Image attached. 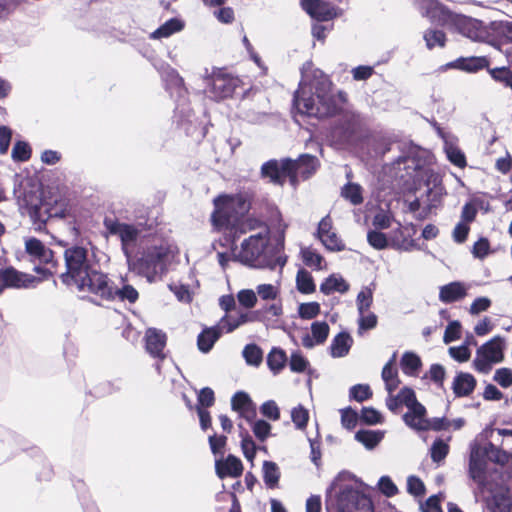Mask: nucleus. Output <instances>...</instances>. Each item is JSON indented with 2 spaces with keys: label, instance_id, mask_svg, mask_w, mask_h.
Instances as JSON below:
<instances>
[{
  "label": "nucleus",
  "instance_id": "nucleus-50",
  "mask_svg": "<svg viewBox=\"0 0 512 512\" xmlns=\"http://www.w3.org/2000/svg\"><path fill=\"white\" fill-rule=\"evenodd\" d=\"M326 249L330 251H341L345 245L343 241L338 237L337 233L333 230L327 233L325 236L319 239Z\"/></svg>",
  "mask_w": 512,
  "mask_h": 512
},
{
  "label": "nucleus",
  "instance_id": "nucleus-35",
  "mask_svg": "<svg viewBox=\"0 0 512 512\" xmlns=\"http://www.w3.org/2000/svg\"><path fill=\"white\" fill-rule=\"evenodd\" d=\"M421 359L415 353L405 352L402 355L400 365L403 373L415 376L421 367Z\"/></svg>",
  "mask_w": 512,
  "mask_h": 512
},
{
  "label": "nucleus",
  "instance_id": "nucleus-46",
  "mask_svg": "<svg viewBox=\"0 0 512 512\" xmlns=\"http://www.w3.org/2000/svg\"><path fill=\"white\" fill-rule=\"evenodd\" d=\"M373 393L368 384H356L349 389V397L357 402H363L372 397Z\"/></svg>",
  "mask_w": 512,
  "mask_h": 512
},
{
  "label": "nucleus",
  "instance_id": "nucleus-14",
  "mask_svg": "<svg viewBox=\"0 0 512 512\" xmlns=\"http://www.w3.org/2000/svg\"><path fill=\"white\" fill-rule=\"evenodd\" d=\"M319 167V161L315 156L304 154L297 160H292L291 184L295 187L300 180L311 177Z\"/></svg>",
  "mask_w": 512,
  "mask_h": 512
},
{
  "label": "nucleus",
  "instance_id": "nucleus-7",
  "mask_svg": "<svg viewBox=\"0 0 512 512\" xmlns=\"http://www.w3.org/2000/svg\"><path fill=\"white\" fill-rule=\"evenodd\" d=\"M504 348V339L500 336L493 337L477 349L472 363L473 368L480 373L488 374L493 365L503 361Z\"/></svg>",
  "mask_w": 512,
  "mask_h": 512
},
{
  "label": "nucleus",
  "instance_id": "nucleus-20",
  "mask_svg": "<svg viewBox=\"0 0 512 512\" xmlns=\"http://www.w3.org/2000/svg\"><path fill=\"white\" fill-rule=\"evenodd\" d=\"M231 407L234 411L238 412L240 417L252 422L256 417V407L250 396L239 391L235 393L231 399Z\"/></svg>",
  "mask_w": 512,
  "mask_h": 512
},
{
  "label": "nucleus",
  "instance_id": "nucleus-4",
  "mask_svg": "<svg viewBox=\"0 0 512 512\" xmlns=\"http://www.w3.org/2000/svg\"><path fill=\"white\" fill-rule=\"evenodd\" d=\"M66 272L61 274L62 282L75 286L81 292L94 293L96 290V275L104 273L93 269L90 254L83 246H72L64 253Z\"/></svg>",
  "mask_w": 512,
  "mask_h": 512
},
{
  "label": "nucleus",
  "instance_id": "nucleus-41",
  "mask_svg": "<svg viewBox=\"0 0 512 512\" xmlns=\"http://www.w3.org/2000/svg\"><path fill=\"white\" fill-rule=\"evenodd\" d=\"M242 355L248 365L259 366L263 360V352L256 344H248L244 347Z\"/></svg>",
  "mask_w": 512,
  "mask_h": 512
},
{
  "label": "nucleus",
  "instance_id": "nucleus-22",
  "mask_svg": "<svg viewBox=\"0 0 512 512\" xmlns=\"http://www.w3.org/2000/svg\"><path fill=\"white\" fill-rule=\"evenodd\" d=\"M145 339L147 352L155 358L163 359L165 357L163 349L166 345V335L160 330L150 328L146 331Z\"/></svg>",
  "mask_w": 512,
  "mask_h": 512
},
{
  "label": "nucleus",
  "instance_id": "nucleus-23",
  "mask_svg": "<svg viewBox=\"0 0 512 512\" xmlns=\"http://www.w3.org/2000/svg\"><path fill=\"white\" fill-rule=\"evenodd\" d=\"M216 474L219 478L239 477L243 472V465L239 458L229 455L225 460H216Z\"/></svg>",
  "mask_w": 512,
  "mask_h": 512
},
{
  "label": "nucleus",
  "instance_id": "nucleus-44",
  "mask_svg": "<svg viewBox=\"0 0 512 512\" xmlns=\"http://www.w3.org/2000/svg\"><path fill=\"white\" fill-rule=\"evenodd\" d=\"M303 262L306 266L321 270L324 262L323 257L312 248H303L301 250Z\"/></svg>",
  "mask_w": 512,
  "mask_h": 512
},
{
  "label": "nucleus",
  "instance_id": "nucleus-43",
  "mask_svg": "<svg viewBox=\"0 0 512 512\" xmlns=\"http://www.w3.org/2000/svg\"><path fill=\"white\" fill-rule=\"evenodd\" d=\"M238 426L240 429L241 448L243 454L249 461H253L256 453L255 443L248 432L242 428V425L239 424Z\"/></svg>",
  "mask_w": 512,
  "mask_h": 512
},
{
  "label": "nucleus",
  "instance_id": "nucleus-45",
  "mask_svg": "<svg viewBox=\"0 0 512 512\" xmlns=\"http://www.w3.org/2000/svg\"><path fill=\"white\" fill-rule=\"evenodd\" d=\"M11 157L16 162H25L31 157V148L25 141H17L13 148Z\"/></svg>",
  "mask_w": 512,
  "mask_h": 512
},
{
  "label": "nucleus",
  "instance_id": "nucleus-2",
  "mask_svg": "<svg viewBox=\"0 0 512 512\" xmlns=\"http://www.w3.org/2000/svg\"><path fill=\"white\" fill-rule=\"evenodd\" d=\"M214 206L211 215L213 225L220 231H230L234 237L253 230L260 224L257 220H242L251 206L250 197L246 193L218 196L214 199Z\"/></svg>",
  "mask_w": 512,
  "mask_h": 512
},
{
  "label": "nucleus",
  "instance_id": "nucleus-48",
  "mask_svg": "<svg viewBox=\"0 0 512 512\" xmlns=\"http://www.w3.org/2000/svg\"><path fill=\"white\" fill-rule=\"evenodd\" d=\"M378 322L377 316L372 313L362 312L358 318V334L363 335L365 331L376 327Z\"/></svg>",
  "mask_w": 512,
  "mask_h": 512
},
{
  "label": "nucleus",
  "instance_id": "nucleus-53",
  "mask_svg": "<svg viewBox=\"0 0 512 512\" xmlns=\"http://www.w3.org/2000/svg\"><path fill=\"white\" fill-rule=\"evenodd\" d=\"M360 419L368 425H375L383 422L381 413L373 407H363L360 413Z\"/></svg>",
  "mask_w": 512,
  "mask_h": 512
},
{
  "label": "nucleus",
  "instance_id": "nucleus-1",
  "mask_svg": "<svg viewBox=\"0 0 512 512\" xmlns=\"http://www.w3.org/2000/svg\"><path fill=\"white\" fill-rule=\"evenodd\" d=\"M346 93H331V82L321 75L313 81L303 79L295 92L293 104L299 113L310 117L324 118L339 113L338 124L334 128V136L347 142L365 127V119L354 111L346 110Z\"/></svg>",
  "mask_w": 512,
  "mask_h": 512
},
{
  "label": "nucleus",
  "instance_id": "nucleus-9",
  "mask_svg": "<svg viewBox=\"0 0 512 512\" xmlns=\"http://www.w3.org/2000/svg\"><path fill=\"white\" fill-rule=\"evenodd\" d=\"M104 226L109 234L119 237L122 251L128 262L140 235V230L135 225L120 222L118 219L108 217L104 219Z\"/></svg>",
  "mask_w": 512,
  "mask_h": 512
},
{
  "label": "nucleus",
  "instance_id": "nucleus-6",
  "mask_svg": "<svg viewBox=\"0 0 512 512\" xmlns=\"http://www.w3.org/2000/svg\"><path fill=\"white\" fill-rule=\"evenodd\" d=\"M386 406L393 413H398L400 407L405 406L408 411L403 415V421L407 426L417 431H424L427 427L426 408L418 402L413 389L404 387L396 396H388Z\"/></svg>",
  "mask_w": 512,
  "mask_h": 512
},
{
  "label": "nucleus",
  "instance_id": "nucleus-8",
  "mask_svg": "<svg viewBox=\"0 0 512 512\" xmlns=\"http://www.w3.org/2000/svg\"><path fill=\"white\" fill-rule=\"evenodd\" d=\"M94 279L96 281V290L93 293L95 296L103 300H115L118 299L122 302H129L134 304L138 298L139 293L132 285L126 283L122 279V285L120 287H114L113 282L105 275H96Z\"/></svg>",
  "mask_w": 512,
  "mask_h": 512
},
{
  "label": "nucleus",
  "instance_id": "nucleus-28",
  "mask_svg": "<svg viewBox=\"0 0 512 512\" xmlns=\"http://www.w3.org/2000/svg\"><path fill=\"white\" fill-rule=\"evenodd\" d=\"M167 89L173 96L176 93L179 101L185 102L187 96V89L184 87L183 78L174 69L169 70L165 76Z\"/></svg>",
  "mask_w": 512,
  "mask_h": 512
},
{
  "label": "nucleus",
  "instance_id": "nucleus-25",
  "mask_svg": "<svg viewBox=\"0 0 512 512\" xmlns=\"http://www.w3.org/2000/svg\"><path fill=\"white\" fill-rule=\"evenodd\" d=\"M476 379L470 373L460 372L453 381L452 389L457 397L469 396L475 389Z\"/></svg>",
  "mask_w": 512,
  "mask_h": 512
},
{
  "label": "nucleus",
  "instance_id": "nucleus-29",
  "mask_svg": "<svg viewBox=\"0 0 512 512\" xmlns=\"http://www.w3.org/2000/svg\"><path fill=\"white\" fill-rule=\"evenodd\" d=\"M221 335V331L216 326L204 329L197 338L199 350L203 353L209 352Z\"/></svg>",
  "mask_w": 512,
  "mask_h": 512
},
{
  "label": "nucleus",
  "instance_id": "nucleus-10",
  "mask_svg": "<svg viewBox=\"0 0 512 512\" xmlns=\"http://www.w3.org/2000/svg\"><path fill=\"white\" fill-rule=\"evenodd\" d=\"M339 512H373L371 500L360 491L346 486L336 498Z\"/></svg>",
  "mask_w": 512,
  "mask_h": 512
},
{
  "label": "nucleus",
  "instance_id": "nucleus-33",
  "mask_svg": "<svg viewBox=\"0 0 512 512\" xmlns=\"http://www.w3.org/2000/svg\"><path fill=\"white\" fill-rule=\"evenodd\" d=\"M183 27L184 23L181 20L172 18L156 29L151 36L155 39L167 38L172 34L181 31Z\"/></svg>",
  "mask_w": 512,
  "mask_h": 512
},
{
  "label": "nucleus",
  "instance_id": "nucleus-27",
  "mask_svg": "<svg viewBox=\"0 0 512 512\" xmlns=\"http://www.w3.org/2000/svg\"><path fill=\"white\" fill-rule=\"evenodd\" d=\"M353 344V339L347 332L338 333L331 341L330 355L333 358H340L346 356Z\"/></svg>",
  "mask_w": 512,
  "mask_h": 512
},
{
  "label": "nucleus",
  "instance_id": "nucleus-12",
  "mask_svg": "<svg viewBox=\"0 0 512 512\" xmlns=\"http://www.w3.org/2000/svg\"><path fill=\"white\" fill-rule=\"evenodd\" d=\"M19 205L23 213H26L34 223H45L47 220L46 212L42 211L43 201L38 191H24L19 198Z\"/></svg>",
  "mask_w": 512,
  "mask_h": 512
},
{
  "label": "nucleus",
  "instance_id": "nucleus-59",
  "mask_svg": "<svg viewBox=\"0 0 512 512\" xmlns=\"http://www.w3.org/2000/svg\"><path fill=\"white\" fill-rule=\"evenodd\" d=\"M368 243L375 249L382 250L387 247L388 240L384 233L379 231H369L367 234Z\"/></svg>",
  "mask_w": 512,
  "mask_h": 512
},
{
  "label": "nucleus",
  "instance_id": "nucleus-30",
  "mask_svg": "<svg viewBox=\"0 0 512 512\" xmlns=\"http://www.w3.org/2000/svg\"><path fill=\"white\" fill-rule=\"evenodd\" d=\"M486 462L478 451H473L470 455L469 474L474 481L483 483Z\"/></svg>",
  "mask_w": 512,
  "mask_h": 512
},
{
  "label": "nucleus",
  "instance_id": "nucleus-60",
  "mask_svg": "<svg viewBox=\"0 0 512 512\" xmlns=\"http://www.w3.org/2000/svg\"><path fill=\"white\" fill-rule=\"evenodd\" d=\"M461 337V324L459 321H451L444 333L443 341L445 344H449Z\"/></svg>",
  "mask_w": 512,
  "mask_h": 512
},
{
  "label": "nucleus",
  "instance_id": "nucleus-3",
  "mask_svg": "<svg viewBox=\"0 0 512 512\" xmlns=\"http://www.w3.org/2000/svg\"><path fill=\"white\" fill-rule=\"evenodd\" d=\"M238 259L253 268L274 270L278 266L280 271L287 261L286 256L280 254L277 247L269 245L267 228H263L261 232L251 235L242 242Z\"/></svg>",
  "mask_w": 512,
  "mask_h": 512
},
{
  "label": "nucleus",
  "instance_id": "nucleus-13",
  "mask_svg": "<svg viewBox=\"0 0 512 512\" xmlns=\"http://www.w3.org/2000/svg\"><path fill=\"white\" fill-rule=\"evenodd\" d=\"M291 166L292 160L289 158L281 161L272 159L262 165L261 175L274 184L283 185L287 178L291 181Z\"/></svg>",
  "mask_w": 512,
  "mask_h": 512
},
{
  "label": "nucleus",
  "instance_id": "nucleus-34",
  "mask_svg": "<svg viewBox=\"0 0 512 512\" xmlns=\"http://www.w3.org/2000/svg\"><path fill=\"white\" fill-rule=\"evenodd\" d=\"M280 478V470L278 465L272 461H264L263 463V481L268 488H276Z\"/></svg>",
  "mask_w": 512,
  "mask_h": 512
},
{
  "label": "nucleus",
  "instance_id": "nucleus-52",
  "mask_svg": "<svg viewBox=\"0 0 512 512\" xmlns=\"http://www.w3.org/2000/svg\"><path fill=\"white\" fill-rule=\"evenodd\" d=\"M493 31L508 42H512V21H494L492 22Z\"/></svg>",
  "mask_w": 512,
  "mask_h": 512
},
{
  "label": "nucleus",
  "instance_id": "nucleus-24",
  "mask_svg": "<svg viewBox=\"0 0 512 512\" xmlns=\"http://www.w3.org/2000/svg\"><path fill=\"white\" fill-rule=\"evenodd\" d=\"M467 295V286L462 282H451L440 288L439 299L443 303H452Z\"/></svg>",
  "mask_w": 512,
  "mask_h": 512
},
{
  "label": "nucleus",
  "instance_id": "nucleus-49",
  "mask_svg": "<svg viewBox=\"0 0 512 512\" xmlns=\"http://www.w3.org/2000/svg\"><path fill=\"white\" fill-rule=\"evenodd\" d=\"M257 296L260 299L269 301L275 300L280 294V289L278 285L273 284H260L256 287Z\"/></svg>",
  "mask_w": 512,
  "mask_h": 512
},
{
  "label": "nucleus",
  "instance_id": "nucleus-40",
  "mask_svg": "<svg viewBox=\"0 0 512 512\" xmlns=\"http://www.w3.org/2000/svg\"><path fill=\"white\" fill-rule=\"evenodd\" d=\"M423 38L428 49L435 47H444L446 42V35L443 31L437 29H428L424 32Z\"/></svg>",
  "mask_w": 512,
  "mask_h": 512
},
{
  "label": "nucleus",
  "instance_id": "nucleus-17",
  "mask_svg": "<svg viewBox=\"0 0 512 512\" xmlns=\"http://www.w3.org/2000/svg\"><path fill=\"white\" fill-rule=\"evenodd\" d=\"M416 3L422 16L433 23L443 24L449 16V10L438 0H416Z\"/></svg>",
  "mask_w": 512,
  "mask_h": 512
},
{
  "label": "nucleus",
  "instance_id": "nucleus-5",
  "mask_svg": "<svg viewBox=\"0 0 512 512\" xmlns=\"http://www.w3.org/2000/svg\"><path fill=\"white\" fill-rule=\"evenodd\" d=\"M174 247L164 240H153L147 245L141 257L128 261L129 268L145 277L149 282H154L167 271V266L174 257Z\"/></svg>",
  "mask_w": 512,
  "mask_h": 512
},
{
  "label": "nucleus",
  "instance_id": "nucleus-57",
  "mask_svg": "<svg viewBox=\"0 0 512 512\" xmlns=\"http://www.w3.org/2000/svg\"><path fill=\"white\" fill-rule=\"evenodd\" d=\"M341 423L346 429H353L357 425L360 415L350 407L344 408L341 411Z\"/></svg>",
  "mask_w": 512,
  "mask_h": 512
},
{
  "label": "nucleus",
  "instance_id": "nucleus-38",
  "mask_svg": "<svg viewBox=\"0 0 512 512\" xmlns=\"http://www.w3.org/2000/svg\"><path fill=\"white\" fill-rule=\"evenodd\" d=\"M296 286L299 292L310 294L315 291V284L312 275L305 269H300L296 275Z\"/></svg>",
  "mask_w": 512,
  "mask_h": 512
},
{
  "label": "nucleus",
  "instance_id": "nucleus-11",
  "mask_svg": "<svg viewBox=\"0 0 512 512\" xmlns=\"http://www.w3.org/2000/svg\"><path fill=\"white\" fill-rule=\"evenodd\" d=\"M447 23L453 24L459 33L471 40L484 41L488 37L485 26L477 19L455 14L449 10V16L442 25Z\"/></svg>",
  "mask_w": 512,
  "mask_h": 512
},
{
  "label": "nucleus",
  "instance_id": "nucleus-15",
  "mask_svg": "<svg viewBox=\"0 0 512 512\" xmlns=\"http://www.w3.org/2000/svg\"><path fill=\"white\" fill-rule=\"evenodd\" d=\"M209 81V92L215 99H224L231 96L236 88V79L221 70L213 72Z\"/></svg>",
  "mask_w": 512,
  "mask_h": 512
},
{
  "label": "nucleus",
  "instance_id": "nucleus-18",
  "mask_svg": "<svg viewBox=\"0 0 512 512\" xmlns=\"http://www.w3.org/2000/svg\"><path fill=\"white\" fill-rule=\"evenodd\" d=\"M302 7L318 21H328L337 16L335 7L321 0H303Z\"/></svg>",
  "mask_w": 512,
  "mask_h": 512
},
{
  "label": "nucleus",
  "instance_id": "nucleus-19",
  "mask_svg": "<svg viewBox=\"0 0 512 512\" xmlns=\"http://www.w3.org/2000/svg\"><path fill=\"white\" fill-rule=\"evenodd\" d=\"M25 251L32 258V261L39 264H50L53 262V251L37 238L31 237L25 240Z\"/></svg>",
  "mask_w": 512,
  "mask_h": 512
},
{
  "label": "nucleus",
  "instance_id": "nucleus-36",
  "mask_svg": "<svg viewBox=\"0 0 512 512\" xmlns=\"http://www.w3.org/2000/svg\"><path fill=\"white\" fill-rule=\"evenodd\" d=\"M444 151L448 160L459 168L466 166V157L461 149L454 143L445 140Z\"/></svg>",
  "mask_w": 512,
  "mask_h": 512
},
{
  "label": "nucleus",
  "instance_id": "nucleus-51",
  "mask_svg": "<svg viewBox=\"0 0 512 512\" xmlns=\"http://www.w3.org/2000/svg\"><path fill=\"white\" fill-rule=\"evenodd\" d=\"M292 421L297 429H304L307 425L309 419L308 410L305 409L302 405H299L293 408L291 412Z\"/></svg>",
  "mask_w": 512,
  "mask_h": 512
},
{
  "label": "nucleus",
  "instance_id": "nucleus-56",
  "mask_svg": "<svg viewBox=\"0 0 512 512\" xmlns=\"http://www.w3.org/2000/svg\"><path fill=\"white\" fill-rule=\"evenodd\" d=\"M419 151H416V150H412L409 152L408 155H405V156H401L398 158L397 160V164L400 165V164H404V169H413V170H418V169H421L423 163L422 161L416 157V154H418Z\"/></svg>",
  "mask_w": 512,
  "mask_h": 512
},
{
  "label": "nucleus",
  "instance_id": "nucleus-21",
  "mask_svg": "<svg viewBox=\"0 0 512 512\" xmlns=\"http://www.w3.org/2000/svg\"><path fill=\"white\" fill-rule=\"evenodd\" d=\"M329 325L325 321H316L311 324V335L306 334L302 338V345L311 349L315 345L323 344L329 335Z\"/></svg>",
  "mask_w": 512,
  "mask_h": 512
},
{
  "label": "nucleus",
  "instance_id": "nucleus-26",
  "mask_svg": "<svg viewBox=\"0 0 512 512\" xmlns=\"http://www.w3.org/2000/svg\"><path fill=\"white\" fill-rule=\"evenodd\" d=\"M395 360L396 354L394 353L391 359L384 365L381 373L382 379L385 383V388L388 392V396H394L393 392L398 388L400 384L397 369L394 367Z\"/></svg>",
  "mask_w": 512,
  "mask_h": 512
},
{
  "label": "nucleus",
  "instance_id": "nucleus-55",
  "mask_svg": "<svg viewBox=\"0 0 512 512\" xmlns=\"http://www.w3.org/2000/svg\"><path fill=\"white\" fill-rule=\"evenodd\" d=\"M430 452L432 460L439 463L447 456L449 452V446L443 440L438 439L433 443Z\"/></svg>",
  "mask_w": 512,
  "mask_h": 512
},
{
  "label": "nucleus",
  "instance_id": "nucleus-61",
  "mask_svg": "<svg viewBox=\"0 0 512 512\" xmlns=\"http://www.w3.org/2000/svg\"><path fill=\"white\" fill-rule=\"evenodd\" d=\"M252 431L258 440L264 441L270 435L271 425L264 420H257L252 423Z\"/></svg>",
  "mask_w": 512,
  "mask_h": 512
},
{
  "label": "nucleus",
  "instance_id": "nucleus-58",
  "mask_svg": "<svg viewBox=\"0 0 512 512\" xmlns=\"http://www.w3.org/2000/svg\"><path fill=\"white\" fill-rule=\"evenodd\" d=\"M320 313V305L317 302L301 303L298 314L302 319H313Z\"/></svg>",
  "mask_w": 512,
  "mask_h": 512
},
{
  "label": "nucleus",
  "instance_id": "nucleus-64",
  "mask_svg": "<svg viewBox=\"0 0 512 512\" xmlns=\"http://www.w3.org/2000/svg\"><path fill=\"white\" fill-rule=\"evenodd\" d=\"M239 322L235 316L232 315H225L221 318V320L218 322L216 327L221 331V333H230L234 331L236 328H238Z\"/></svg>",
  "mask_w": 512,
  "mask_h": 512
},
{
  "label": "nucleus",
  "instance_id": "nucleus-63",
  "mask_svg": "<svg viewBox=\"0 0 512 512\" xmlns=\"http://www.w3.org/2000/svg\"><path fill=\"white\" fill-rule=\"evenodd\" d=\"M493 380L501 387L508 388L512 385V370L509 368H499L495 371Z\"/></svg>",
  "mask_w": 512,
  "mask_h": 512
},
{
  "label": "nucleus",
  "instance_id": "nucleus-47",
  "mask_svg": "<svg viewBox=\"0 0 512 512\" xmlns=\"http://www.w3.org/2000/svg\"><path fill=\"white\" fill-rule=\"evenodd\" d=\"M373 302V292L370 288L364 287L357 295L356 304L359 314L367 312Z\"/></svg>",
  "mask_w": 512,
  "mask_h": 512
},
{
  "label": "nucleus",
  "instance_id": "nucleus-32",
  "mask_svg": "<svg viewBox=\"0 0 512 512\" xmlns=\"http://www.w3.org/2000/svg\"><path fill=\"white\" fill-rule=\"evenodd\" d=\"M383 437L384 432L373 430H359L355 434V439L369 450L375 448L381 442Z\"/></svg>",
  "mask_w": 512,
  "mask_h": 512
},
{
  "label": "nucleus",
  "instance_id": "nucleus-62",
  "mask_svg": "<svg viewBox=\"0 0 512 512\" xmlns=\"http://www.w3.org/2000/svg\"><path fill=\"white\" fill-rule=\"evenodd\" d=\"M237 299L245 308H253L257 302V293L251 289H244L238 292Z\"/></svg>",
  "mask_w": 512,
  "mask_h": 512
},
{
  "label": "nucleus",
  "instance_id": "nucleus-54",
  "mask_svg": "<svg viewBox=\"0 0 512 512\" xmlns=\"http://www.w3.org/2000/svg\"><path fill=\"white\" fill-rule=\"evenodd\" d=\"M309 366V361L299 351L291 354L289 360V367L293 372L302 373Z\"/></svg>",
  "mask_w": 512,
  "mask_h": 512
},
{
  "label": "nucleus",
  "instance_id": "nucleus-16",
  "mask_svg": "<svg viewBox=\"0 0 512 512\" xmlns=\"http://www.w3.org/2000/svg\"><path fill=\"white\" fill-rule=\"evenodd\" d=\"M35 281L34 276L20 272L14 267L0 269V284L5 288H29Z\"/></svg>",
  "mask_w": 512,
  "mask_h": 512
},
{
  "label": "nucleus",
  "instance_id": "nucleus-42",
  "mask_svg": "<svg viewBox=\"0 0 512 512\" xmlns=\"http://www.w3.org/2000/svg\"><path fill=\"white\" fill-rule=\"evenodd\" d=\"M341 195L349 200L353 205H359L363 202L362 188L355 183L346 184L341 191Z\"/></svg>",
  "mask_w": 512,
  "mask_h": 512
},
{
  "label": "nucleus",
  "instance_id": "nucleus-31",
  "mask_svg": "<svg viewBox=\"0 0 512 512\" xmlns=\"http://www.w3.org/2000/svg\"><path fill=\"white\" fill-rule=\"evenodd\" d=\"M349 289L347 282L339 276L331 275L320 285V291L326 295L333 292L345 293Z\"/></svg>",
  "mask_w": 512,
  "mask_h": 512
},
{
  "label": "nucleus",
  "instance_id": "nucleus-37",
  "mask_svg": "<svg viewBox=\"0 0 512 512\" xmlns=\"http://www.w3.org/2000/svg\"><path fill=\"white\" fill-rule=\"evenodd\" d=\"M287 357L279 348H273L267 356V365L274 374H278L285 366Z\"/></svg>",
  "mask_w": 512,
  "mask_h": 512
},
{
  "label": "nucleus",
  "instance_id": "nucleus-39",
  "mask_svg": "<svg viewBox=\"0 0 512 512\" xmlns=\"http://www.w3.org/2000/svg\"><path fill=\"white\" fill-rule=\"evenodd\" d=\"M488 65V61L484 57H470L459 59L456 62V66L462 70L468 72H476L483 69Z\"/></svg>",
  "mask_w": 512,
  "mask_h": 512
}]
</instances>
